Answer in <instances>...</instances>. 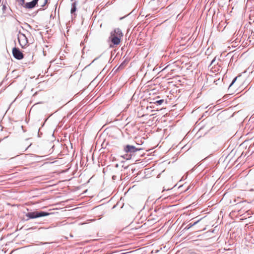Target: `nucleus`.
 <instances>
[{
	"instance_id": "1",
	"label": "nucleus",
	"mask_w": 254,
	"mask_h": 254,
	"mask_svg": "<svg viewBox=\"0 0 254 254\" xmlns=\"http://www.w3.org/2000/svg\"><path fill=\"white\" fill-rule=\"evenodd\" d=\"M123 36L122 30L119 28H116L110 32L109 39L114 45H118L120 43L121 39Z\"/></svg>"
},
{
	"instance_id": "2",
	"label": "nucleus",
	"mask_w": 254,
	"mask_h": 254,
	"mask_svg": "<svg viewBox=\"0 0 254 254\" xmlns=\"http://www.w3.org/2000/svg\"><path fill=\"white\" fill-rule=\"evenodd\" d=\"M212 69V67L207 72V83H209L208 86H212L213 84L218 85L221 84L222 82V80L220 79L219 74L217 73H214V75L210 74V73H214Z\"/></svg>"
},
{
	"instance_id": "3",
	"label": "nucleus",
	"mask_w": 254,
	"mask_h": 254,
	"mask_svg": "<svg viewBox=\"0 0 254 254\" xmlns=\"http://www.w3.org/2000/svg\"><path fill=\"white\" fill-rule=\"evenodd\" d=\"M141 150L140 148H137L133 145H126L124 146L123 150L125 154L122 156V157L126 160H129L134 153Z\"/></svg>"
},
{
	"instance_id": "4",
	"label": "nucleus",
	"mask_w": 254,
	"mask_h": 254,
	"mask_svg": "<svg viewBox=\"0 0 254 254\" xmlns=\"http://www.w3.org/2000/svg\"><path fill=\"white\" fill-rule=\"evenodd\" d=\"M49 214V213L43 211H34L27 213L25 214V216L28 217L27 220H28L29 219H35L41 217L47 216Z\"/></svg>"
},
{
	"instance_id": "5",
	"label": "nucleus",
	"mask_w": 254,
	"mask_h": 254,
	"mask_svg": "<svg viewBox=\"0 0 254 254\" xmlns=\"http://www.w3.org/2000/svg\"><path fill=\"white\" fill-rule=\"evenodd\" d=\"M17 38L20 46L22 48H25L28 43V39L26 35L21 32H19Z\"/></svg>"
},
{
	"instance_id": "6",
	"label": "nucleus",
	"mask_w": 254,
	"mask_h": 254,
	"mask_svg": "<svg viewBox=\"0 0 254 254\" xmlns=\"http://www.w3.org/2000/svg\"><path fill=\"white\" fill-rule=\"evenodd\" d=\"M12 53L14 58L17 60H20L24 58V55L18 48L14 47Z\"/></svg>"
},
{
	"instance_id": "7",
	"label": "nucleus",
	"mask_w": 254,
	"mask_h": 254,
	"mask_svg": "<svg viewBox=\"0 0 254 254\" xmlns=\"http://www.w3.org/2000/svg\"><path fill=\"white\" fill-rule=\"evenodd\" d=\"M216 231L215 228L207 231V237H209V238H207V241H210V242H213L216 241V237L214 235L216 233Z\"/></svg>"
},
{
	"instance_id": "8",
	"label": "nucleus",
	"mask_w": 254,
	"mask_h": 254,
	"mask_svg": "<svg viewBox=\"0 0 254 254\" xmlns=\"http://www.w3.org/2000/svg\"><path fill=\"white\" fill-rule=\"evenodd\" d=\"M217 165L216 164V159H212L210 161H209L208 164H207V171L208 170H211L214 169ZM208 173L207 172V176L209 175Z\"/></svg>"
},
{
	"instance_id": "9",
	"label": "nucleus",
	"mask_w": 254,
	"mask_h": 254,
	"mask_svg": "<svg viewBox=\"0 0 254 254\" xmlns=\"http://www.w3.org/2000/svg\"><path fill=\"white\" fill-rule=\"evenodd\" d=\"M38 0H33L30 2H28L25 3V7L28 9H31L34 7L38 3Z\"/></svg>"
},
{
	"instance_id": "10",
	"label": "nucleus",
	"mask_w": 254,
	"mask_h": 254,
	"mask_svg": "<svg viewBox=\"0 0 254 254\" xmlns=\"http://www.w3.org/2000/svg\"><path fill=\"white\" fill-rule=\"evenodd\" d=\"M206 134V131L205 130V128L204 127H202L199 129L196 135L200 137L202 135H205Z\"/></svg>"
},
{
	"instance_id": "11",
	"label": "nucleus",
	"mask_w": 254,
	"mask_h": 254,
	"mask_svg": "<svg viewBox=\"0 0 254 254\" xmlns=\"http://www.w3.org/2000/svg\"><path fill=\"white\" fill-rule=\"evenodd\" d=\"M76 2L75 1L73 2L71 5V8L70 10L71 14H73L76 10Z\"/></svg>"
},
{
	"instance_id": "12",
	"label": "nucleus",
	"mask_w": 254,
	"mask_h": 254,
	"mask_svg": "<svg viewBox=\"0 0 254 254\" xmlns=\"http://www.w3.org/2000/svg\"><path fill=\"white\" fill-rule=\"evenodd\" d=\"M208 12L207 13V15L209 14V15H212V16H214L215 14V11H214V9H213L212 7L210 8L208 10Z\"/></svg>"
},
{
	"instance_id": "13",
	"label": "nucleus",
	"mask_w": 254,
	"mask_h": 254,
	"mask_svg": "<svg viewBox=\"0 0 254 254\" xmlns=\"http://www.w3.org/2000/svg\"><path fill=\"white\" fill-rule=\"evenodd\" d=\"M237 77H235L233 79V80L232 81L231 84H230L229 86V88H228V90H230L232 86L234 84V83L236 82V81L237 80Z\"/></svg>"
},
{
	"instance_id": "14",
	"label": "nucleus",
	"mask_w": 254,
	"mask_h": 254,
	"mask_svg": "<svg viewBox=\"0 0 254 254\" xmlns=\"http://www.w3.org/2000/svg\"><path fill=\"white\" fill-rule=\"evenodd\" d=\"M252 151V153L254 152V142L253 144H251L249 148V151Z\"/></svg>"
},
{
	"instance_id": "15",
	"label": "nucleus",
	"mask_w": 254,
	"mask_h": 254,
	"mask_svg": "<svg viewBox=\"0 0 254 254\" xmlns=\"http://www.w3.org/2000/svg\"><path fill=\"white\" fill-rule=\"evenodd\" d=\"M164 102V100H163V99H161V100H157L154 103H156L158 105H161L162 104L163 102Z\"/></svg>"
},
{
	"instance_id": "16",
	"label": "nucleus",
	"mask_w": 254,
	"mask_h": 254,
	"mask_svg": "<svg viewBox=\"0 0 254 254\" xmlns=\"http://www.w3.org/2000/svg\"><path fill=\"white\" fill-rule=\"evenodd\" d=\"M214 63H215V59H213V60H211V63L210 64L208 65V70L209 71V70H210L209 68V67L211 66V65H212Z\"/></svg>"
},
{
	"instance_id": "17",
	"label": "nucleus",
	"mask_w": 254,
	"mask_h": 254,
	"mask_svg": "<svg viewBox=\"0 0 254 254\" xmlns=\"http://www.w3.org/2000/svg\"><path fill=\"white\" fill-rule=\"evenodd\" d=\"M214 204V203H213V202H212V201H209V202H207V208H208V207H210V206H213ZM208 209L207 208V210H208Z\"/></svg>"
},
{
	"instance_id": "18",
	"label": "nucleus",
	"mask_w": 254,
	"mask_h": 254,
	"mask_svg": "<svg viewBox=\"0 0 254 254\" xmlns=\"http://www.w3.org/2000/svg\"><path fill=\"white\" fill-rule=\"evenodd\" d=\"M134 12H135V9H133L131 12H130L129 14H127V15H126L125 16H129L130 15H134L135 14L134 13Z\"/></svg>"
},
{
	"instance_id": "19",
	"label": "nucleus",
	"mask_w": 254,
	"mask_h": 254,
	"mask_svg": "<svg viewBox=\"0 0 254 254\" xmlns=\"http://www.w3.org/2000/svg\"><path fill=\"white\" fill-rule=\"evenodd\" d=\"M17 0L22 5L24 3L25 0Z\"/></svg>"
},
{
	"instance_id": "20",
	"label": "nucleus",
	"mask_w": 254,
	"mask_h": 254,
	"mask_svg": "<svg viewBox=\"0 0 254 254\" xmlns=\"http://www.w3.org/2000/svg\"><path fill=\"white\" fill-rule=\"evenodd\" d=\"M7 8H8V7L5 4H3L2 6L3 11L5 10L6 9H7Z\"/></svg>"
},
{
	"instance_id": "21",
	"label": "nucleus",
	"mask_w": 254,
	"mask_h": 254,
	"mask_svg": "<svg viewBox=\"0 0 254 254\" xmlns=\"http://www.w3.org/2000/svg\"><path fill=\"white\" fill-rule=\"evenodd\" d=\"M47 0H44V2L43 3V4L41 5V7L44 6L45 5V4L47 3Z\"/></svg>"
},
{
	"instance_id": "22",
	"label": "nucleus",
	"mask_w": 254,
	"mask_h": 254,
	"mask_svg": "<svg viewBox=\"0 0 254 254\" xmlns=\"http://www.w3.org/2000/svg\"><path fill=\"white\" fill-rule=\"evenodd\" d=\"M213 194H214V193H213L212 191H210V192H209V193L208 194H207V196H212L213 195Z\"/></svg>"
},
{
	"instance_id": "23",
	"label": "nucleus",
	"mask_w": 254,
	"mask_h": 254,
	"mask_svg": "<svg viewBox=\"0 0 254 254\" xmlns=\"http://www.w3.org/2000/svg\"><path fill=\"white\" fill-rule=\"evenodd\" d=\"M254 17H249V18H250V21L249 22L250 23H251V22L253 21V20H254Z\"/></svg>"
},
{
	"instance_id": "24",
	"label": "nucleus",
	"mask_w": 254,
	"mask_h": 254,
	"mask_svg": "<svg viewBox=\"0 0 254 254\" xmlns=\"http://www.w3.org/2000/svg\"><path fill=\"white\" fill-rule=\"evenodd\" d=\"M112 179H113V180H116L117 179V176H115V175H113V176H112Z\"/></svg>"
},
{
	"instance_id": "25",
	"label": "nucleus",
	"mask_w": 254,
	"mask_h": 254,
	"mask_svg": "<svg viewBox=\"0 0 254 254\" xmlns=\"http://www.w3.org/2000/svg\"><path fill=\"white\" fill-rule=\"evenodd\" d=\"M155 2V0H152L150 2V4L152 5Z\"/></svg>"
},
{
	"instance_id": "26",
	"label": "nucleus",
	"mask_w": 254,
	"mask_h": 254,
	"mask_svg": "<svg viewBox=\"0 0 254 254\" xmlns=\"http://www.w3.org/2000/svg\"><path fill=\"white\" fill-rule=\"evenodd\" d=\"M41 134H42V133H40V131L39 130L38 131V136H39V137H40Z\"/></svg>"
},
{
	"instance_id": "27",
	"label": "nucleus",
	"mask_w": 254,
	"mask_h": 254,
	"mask_svg": "<svg viewBox=\"0 0 254 254\" xmlns=\"http://www.w3.org/2000/svg\"><path fill=\"white\" fill-rule=\"evenodd\" d=\"M211 158V156H207V160Z\"/></svg>"
},
{
	"instance_id": "28",
	"label": "nucleus",
	"mask_w": 254,
	"mask_h": 254,
	"mask_svg": "<svg viewBox=\"0 0 254 254\" xmlns=\"http://www.w3.org/2000/svg\"><path fill=\"white\" fill-rule=\"evenodd\" d=\"M214 217H215V219H216L217 218V213H216L215 214Z\"/></svg>"
},
{
	"instance_id": "29",
	"label": "nucleus",
	"mask_w": 254,
	"mask_h": 254,
	"mask_svg": "<svg viewBox=\"0 0 254 254\" xmlns=\"http://www.w3.org/2000/svg\"><path fill=\"white\" fill-rule=\"evenodd\" d=\"M253 34V36H254V32H252L251 33V36H252V34Z\"/></svg>"
},
{
	"instance_id": "30",
	"label": "nucleus",
	"mask_w": 254,
	"mask_h": 254,
	"mask_svg": "<svg viewBox=\"0 0 254 254\" xmlns=\"http://www.w3.org/2000/svg\"><path fill=\"white\" fill-rule=\"evenodd\" d=\"M124 17H125L124 16L121 17L120 18V20H122V19H123Z\"/></svg>"
},
{
	"instance_id": "31",
	"label": "nucleus",
	"mask_w": 254,
	"mask_h": 254,
	"mask_svg": "<svg viewBox=\"0 0 254 254\" xmlns=\"http://www.w3.org/2000/svg\"><path fill=\"white\" fill-rule=\"evenodd\" d=\"M149 219H150V220H152V219H153V220H156V219L155 218H150Z\"/></svg>"
},
{
	"instance_id": "32",
	"label": "nucleus",
	"mask_w": 254,
	"mask_h": 254,
	"mask_svg": "<svg viewBox=\"0 0 254 254\" xmlns=\"http://www.w3.org/2000/svg\"><path fill=\"white\" fill-rule=\"evenodd\" d=\"M146 16H150V14H147Z\"/></svg>"
},
{
	"instance_id": "33",
	"label": "nucleus",
	"mask_w": 254,
	"mask_h": 254,
	"mask_svg": "<svg viewBox=\"0 0 254 254\" xmlns=\"http://www.w3.org/2000/svg\"><path fill=\"white\" fill-rule=\"evenodd\" d=\"M180 14H181V13L178 14L177 16H180Z\"/></svg>"
},
{
	"instance_id": "34",
	"label": "nucleus",
	"mask_w": 254,
	"mask_h": 254,
	"mask_svg": "<svg viewBox=\"0 0 254 254\" xmlns=\"http://www.w3.org/2000/svg\"><path fill=\"white\" fill-rule=\"evenodd\" d=\"M97 59H95L92 62H94L95 60H96Z\"/></svg>"
},
{
	"instance_id": "35",
	"label": "nucleus",
	"mask_w": 254,
	"mask_h": 254,
	"mask_svg": "<svg viewBox=\"0 0 254 254\" xmlns=\"http://www.w3.org/2000/svg\"><path fill=\"white\" fill-rule=\"evenodd\" d=\"M157 209H156L154 210V211H155V212H157Z\"/></svg>"
},
{
	"instance_id": "36",
	"label": "nucleus",
	"mask_w": 254,
	"mask_h": 254,
	"mask_svg": "<svg viewBox=\"0 0 254 254\" xmlns=\"http://www.w3.org/2000/svg\"><path fill=\"white\" fill-rule=\"evenodd\" d=\"M207 216L209 214V212H207Z\"/></svg>"
},
{
	"instance_id": "37",
	"label": "nucleus",
	"mask_w": 254,
	"mask_h": 254,
	"mask_svg": "<svg viewBox=\"0 0 254 254\" xmlns=\"http://www.w3.org/2000/svg\"><path fill=\"white\" fill-rule=\"evenodd\" d=\"M116 166L117 167L118 166V165L116 164Z\"/></svg>"
},
{
	"instance_id": "38",
	"label": "nucleus",
	"mask_w": 254,
	"mask_h": 254,
	"mask_svg": "<svg viewBox=\"0 0 254 254\" xmlns=\"http://www.w3.org/2000/svg\"><path fill=\"white\" fill-rule=\"evenodd\" d=\"M253 23H254V20H253Z\"/></svg>"
},
{
	"instance_id": "39",
	"label": "nucleus",
	"mask_w": 254,
	"mask_h": 254,
	"mask_svg": "<svg viewBox=\"0 0 254 254\" xmlns=\"http://www.w3.org/2000/svg\"><path fill=\"white\" fill-rule=\"evenodd\" d=\"M207 254H209L207 253Z\"/></svg>"
}]
</instances>
